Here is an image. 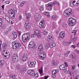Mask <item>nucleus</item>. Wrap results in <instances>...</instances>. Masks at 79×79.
Segmentation results:
<instances>
[{
    "instance_id": "nucleus-8",
    "label": "nucleus",
    "mask_w": 79,
    "mask_h": 79,
    "mask_svg": "<svg viewBox=\"0 0 79 79\" xmlns=\"http://www.w3.org/2000/svg\"><path fill=\"white\" fill-rule=\"evenodd\" d=\"M39 26L41 28H44L45 27V21L42 20L39 24Z\"/></svg>"
},
{
    "instance_id": "nucleus-3",
    "label": "nucleus",
    "mask_w": 79,
    "mask_h": 79,
    "mask_svg": "<svg viewBox=\"0 0 79 79\" xmlns=\"http://www.w3.org/2000/svg\"><path fill=\"white\" fill-rule=\"evenodd\" d=\"M30 36L29 34L27 33L25 34H24L22 36V39L23 41L24 42H26L29 39Z\"/></svg>"
},
{
    "instance_id": "nucleus-34",
    "label": "nucleus",
    "mask_w": 79,
    "mask_h": 79,
    "mask_svg": "<svg viewBox=\"0 0 79 79\" xmlns=\"http://www.w3.org/2000/svg\"><path fill=\"white\" fill-rule=\"evenodd\" d=\"M5 18L6 20H7V21H8V22H10V17H9V16H6Z\"/></svg>"
},
{
    "instance_id": "nucleus-10",
    "label": "nucleus",
    "mask_w": 79,
    "mask_h": 79,
    "mask_svg": "<svg viewBox=\"0 0 79 79\" xmlns=\"http://www.w3.org/2000/svg\"><path fill=\"white\" fill-rule=\"evenodd\" d=\"M28 73L29 75L33 76L35 74V72L34 70H30L28 71Z\"/></svg>"
},
{
    "instance_id": "nucleus-50",
    "label": "nucleus",
    "mask_w": 79,
    "mask_h": 79,
    "mask_svg": "<svg viewBox=\"0 0 79 79\" xmlns=\"http://www.w3.org/2000/svg\"><path fill=\"white\" fill-rule=\"evenodd\" d=\"M36 35L35 33V34H33L31 35V37H35Z\"/></svg>"
},
{
    "instance_id": "nucleus-31",
    "label": "nucleus",
    "mask_w": 79,
    "mask_h": 79,
    "mask_svg": "<svg viewBox=\"0 0 79 79\" xmlns=\"http://www.w3.org/2000/svg\"><path fill=\"white\" fill-rule=\"evenodd\" d=\"M44 55H42V56H39V58H40V60H44V59L45 58V56H44Z\"/></svg>"
},
{
    "instance_id": "nucleus-62",
    "label": "nucleus",
    "mask_w": 79,
    "mask_h": 79,
    "mask_svg": "<svg viewBox=\"0 0 79 79\" xmlns=\"http://www.w3.org/2000/svg\"><path fill=\"white\" fill-rule=\"evenodd\" d=\"M51 1V0H44L45 2H50Z\"/></svg>"
},
{
    "instance_id": "nucleus-20",
    "label": "nucleus",
    "mask_w": 79,
    "mask_h": 79,
    "mask_svg": "<svg viewBox=\"0 0 79 79\" xmlns=\"http://www.w3.org/2000/svg\"><path fill=\"white\" fill-rule=\"evenodd\" d=\"M76 4H74L75 6H79V0H75L73 1V3H76Z\"/></svg>"
},
{
    "instance_id": "nucleus-15",
    "label": "nucleus",
    "mask_w": 79,
    "mask_h": 79,
    "mask_svg": "<svg viewBox=\"0 0 79 79\" xmlns=\"http://www.w3.org/2000/svg\"><path fill=\"white\" fill-rule=\"evenodd\" d=\"M28 66L29 68H33L34 66V64L32 62H29L28 63Z\"/></svg>"
},
{
    "instance_id": "nucleus-63",
    "label": "nucleus",
    "mask_w": 79,
    "mask_h": 79,
    "mask_svg": "<svg viewBox=\"0 0 79 79\" xmlns=\"http://www.w3.org/2000/svg\"><path fill=\"white\" fill-rule=\"evenodd\" d=\"M75 79H79V76L76 77V78H75Z\"/></svg>"
},
{
    "instance_id": "nucleus-5",
    "label": "nucleus",
    "mask_w": 79,
    "mask_h": 79,
    "mask_svg": "<svg viewBox=\"0 0 79 79\" xmlns=\"http://www.w3.org/2000/svg\"><path fill=\"white\" fill-rule=\"evenodd\" d=\"M12 61L14 63H17L18 62V56L17 54H15L13 55L12 58Z\"/></svg>"
},
{
    "instance_id": "nucleus-4",
    "label": "nucleus",
    "mask_w": 79,
    "mask_h": 79,
    "mask_svg": "<svg viewBox=\"0 0 79 79\" xmlns=\"http://www.w3.org/2000/svg\"><path fill=\"white\" fill-rule=\"evenodd\" d=\"M10 15L13 13L16 14L17 13V9L15 8H12L11 9H10L8 11Z\"/></svg>"
},
{
    "instance_id": "nucleus-29",
    "label": "nucleus",
    "mask_w": 79,
    "mask_h": 79,
    "mask_svg": "<svg viewBox=\"0 0 79 79\" xmlns=\"http://www.w3.org/2000/svg\"><path fill=\"white\" fill-rule=\"evenodd\" d=\"M49 48H50V47H49L48 43L46 44L45 46V49H46V50H47V49H48Z\"/></svg>"
},
{
    "instance_id": "nucleus-23",
    "label": "nucleus",
    "mask_w": 79,
    "mask_h": 79,
    "mask_svg": "<svg viewBox=\"0 0 79 79\" xmlns=\"http://www.w3.org/2000/svg\"><path fill=\"white\" fill-rule=\"evenodd\" d=\"M3 64H4V60H0V68L3 66Z\"/></svg>"
},
{
    "instance_id": "nucleus-64",
    "label": "nucleus",
    "mask_w": 79,
    "mask_h": 79,
    "mask_svg": "<svg viewBox=\"0 0 79 79\" xmlns=\"http://www.w3.org/2000/svg\"><path fill=\"white\" fill-rule=\"evenodd\" d=\"M64 64H65L66 66H68V64H67V63L66 62H64Z\"/></svg>"
},
{
    "instance_id": "nucleus-59",
    "label": "nucleus",
    "mask_w": 79,
    "mask_h": 79,
    "mask_svg": "<svg viewBox=\"0 0 79 79\" xmlns=\"http://www.w3.org/2000/svg\"><path fill=\"white\" fill-rule=\"evenodd\" d=\"M64 56L66 57H68V54L67 53H65L64 54Z\"/></svg>"
},
{
    "instance_id": "nucleus-41",
    "label": "nucleus",
    "mask_w": 79,
    "mask_h": 79,
    "mask_svg": "<svg viewBox=\"0 0 79 79\" xmlns=\"http://www.w3.org/2000/svg\"><path fill=\"white\" fill-rule=\"evenodd\" d=\"M39 9L41 11H44V8L42 6H41L40 8H39Z\"/></svg>"
},
{
    "instance_id": "nucleus-48",
    "label": "nucleus",
    "mask_w": 79,
    "mask_h": 79,
    "mask_svg": "<svg viewBox=\"0 0 79 79\" xmlns=\"http://www.w3.org/2000/svg\"><path fill=\"white\" fill-rule=\"evenodd\" d=\"M52 28H55V22H53L52 23Z\"/></svg>"
},
{
    "instance_id": "nucleus-58",
    "label": "nucleus",
    "mask_w": 79,
    "mask_h": 79,
    "mask_svg": "<svg viewBox=\"0 0 79 79\" xmlns=\"http://www.w3.org/2000/svg\"><path fill=\"white\" fill-rule=\"evenodd\" d=\"M71 47L73 48H76V46L75 45H72Z\"/></svg>"
},
{
    "instance_id": "nucleus-36",
    "label": "nucleus",
    "mask_w": 79,
    "mask_h": 79,
    "mask_svg": "<svg viewBox=\"0 0 79 79\" xmlns=\"http://www.w3.org/2000/svg\"><path fill=\"white\" fill-rule=\"evenodd\" d=\"M52 5V7H53V3L52 2H50L49 3H48V5H46L47 6H51Z\"/></svg>"
},
{
    "instance_id": "nucleus-54",
    "label": "nucleus",
    "mask_w": 79,
    "mask_h": 79,
    "mask_svg": "<svg viewBox=\"0 0 79 79\" xmlns=\"http://www.w3.org/2000/svg\"><path fill=\"white\" fill-rule=\"evenodd\" d=\"M77 32V30H74L72 31V33H76Z\"/></svg>"
},
{
    "instance_id": "nucleus-40",
    "label": "nucleus",
    "mask_w": 79,
    "mask_h": 79,
    "mask_svg": "<svg viewBox=\"0 0 79 79\" xmlns=\"http://www.w3.org/2000/svg\"><path fill=\"white\" fill-rule=\"evenodd\" d=\"M77 37L74 36L73 37V40L74 42H75V41H76V40H77Z\"/></svg>"
},
{
    "instance_id": "nucleus-52",
    "label": "nucleus",
    "mask_w": 79,
    "mask_h": 79,
    "mask_svg": "<svg viewBox=\"0 0 79 79\" xmlns=\"http://www.w3.org/2000/svg\"><path fill=\"white\" fill-rule=\"evenodd\" d=\"M63 26L64 27H66L67 26V24L66 23H64L63 24Z\"/></svg>"
},
{
    "instance_id": "nucleus-16",
    "label": "nucleus",
    "mask_w": 79,
    "mask_h": 79,
    "mask_svg": "<svg viewBox=\"0 0 79 79\" xmlns=\"http://www.w3.org/2000/svg\"><path fill=\"white\" fill-rule=\"evenodd\" d=\"M25 15L26 16V18L27 20H29L30 18H31V15L29 13L25 12Z\"/></svg>"
},
{
    "instance_id": "nucleus-45",
    "label": "nucleus",
    "mask_w": 79,
    "mask_h": 79,
    "mask_svg": "<svg viewBox=\"0 0 79 79\" xmlns=\"http://www.w3.org/2000/svg\"><path fill=\"white\" fill-rule=\"evenodd\" d=\"M74 3H73V2H71L70 3V6H74V5L75 4Z\"/></svg>"
},
{
    "instance_id": "nucleus-9",
    "label": "nucleus",
    "mask_w": 79,
    "mask_h": 79,
    "mask_svg": "<svg viewBox=\"0 0 79 79\" xmlns=\"http://www.w3.org/2000/svg\"><path fill=\"white\" fill-rule=\"evenodd\" d=\"M35 34L37 35L38 38L41 37V34L40 33V31L38 30H36L35 31Z\"/></svg>"
},
{
    "instance_id": "nucleus-47",
    "label": "nucleus",
    "mask_w": 79,
    "mask_h": 79,
    "mask_svg": "<svg viewBox=\"0 0 79 79\" xmlns=\"http://www.w3.org/2000/svg\"><path fill=\"white\" fill-rule=\"evenodd\" d=\"M26 71V68H24L22 69V71L23 72H24V71Z\"/></svg>"
},
{
    "instance_id": "nucleus-43",
    "label": "nucleus",
    "mask_w": 79,
    "mask_h": 79,
    "mask_svg": "<svg viewBox=\"0 0 79 79\" xmlns=\"http://www.w3.org/2000/svg\"><path fill=\"white\" fill-rule=\"evenodd\" d=\"M48 44L49 45V48L50 47V48H53V47L52 45V44L51 43H48Z\"/></svg>"
},
{
    "instance_id": "nucleus-25",
    "label": "nucleus",
    "mask_w": 79,
    "mask_h": 79,
    "mask_svg": "<svg viewBox=\"0 0 79 79\" xmlns=\"http://www.w3.org/2000/svg\"><path fill=\"white\" fill-rule=\"evenodd\" d=\"M10 77H11V78H12V79H18L16 78V77L15 75L10 74Z\"/></svg>"
},
{
    "instance_id": "nucleus-49",
    "label": "nucleus",
    "mask_w": 79,
    "mask_h": 79,
    "mask_svg": "<svg viewBox=\"0 0 79 79\" xmlns=\"http://www.w3.org/2000/svg\"><path fill=\"white\" fill-rule=\"evenodd\" d=\"M52 45L53 46V47H55V46H56V44H55V42H53L52 43Z\"/></svg>"
},
{
    "instance_id": "nucleus-26",
    "label": "nucleus",
    "mask_w": 79,
    "mask_h": 79,
    "mask_svg": "<svg viewBox=\"0 0 79 79\" xmlns=\"http://www.w3.org/2000/svg\"><path fill=\"white\" fill-rule=\"evenodd\" d=\"M51 64L53 66H56V63L54 60H52L51 62Z\"/></svg>"
},
{
    "instance_id": "nucleus-30",
    "label": "nucleus",
    "mask_w": 79,
    "mask_h": 79,
    "mask_svg": "<svg viewBox=\"0 0 79 79\" xmlns=\"http://www.w3.org/2000/svg\"><path fill=\"white\" fill-rule=\"evenodd\" d=\"M48 40H52L53 39V36L50 35H49L48 37Z\"/></svg>"
},
{
    "instance_id": "nucleus-11",
    "label": "nucleus",
    "mask_w": 79,
    "mask_h": 79,
    "mask_svg": "<svg viewBox=\"0 0 79 79\" xmlns=\"http://www.w3.org/2000/svg\"><path fill=\"white\" fill-rule=\"evenodd\" d=\"M58 73V69L53 70L52 71V77L53 78L55 77V74H56V73Z\"/></svg>"
},
{
    "instance_id": "nucleus-7",
    "label": "nucleus",
    "mask_w": 79,
    "mask_h": 79,
    "mask_svg": "<svg viewBox=\"0 0 79 79\" xmlns=\"http://www.w3.org/2000/svg\"><path fill=\"white\" fill-rule=\"evenodd\" d=\"M35 19L37 22L40 21V19H41V15L39 14H37L34 15Z\"/></svg>"
},
{
    "instance_id": "nucleus-2",
    "label": "nucleus",
    "mask_w": 79,
    "mask_h": 79,
    "mask_svg": "<svg viewBox=\"0 0 79 79\" xmlns=\"http://www.w3.org/2000/svg\"><path fill=\"white\" fill-rule=\"evenodd\" d=\"M69 24L70 26H74L76 24V20L73 18H69Z\"/></svg>"
},
{
    "instance_id": "nucleus-6",
    "label": "nucleus",
    "mask_w": 79,
    "mask_h": 79,
    "mask_svg": "<svg viewBox=\"0 0 79 79\" xmlns=\"http://www.w3.org/2000/svg\"><path fill=\"white\" fill-rule=\"evenodd\" d=\"M2 54L3 55H4L5 59L9 58H10V53H8L7 52H5V50L3 51Z\"/></svg>"
},
{
    "instance_id": "nucleus-37",
    "label": "nucleus",
    "mask_w": 79,
    "mask_h": 79,
    "mask_svg": "<svg viewBox=\"0 0 79 79\" xmlns=\"http://www.w3.org/2000/svg\"><path fill=\"white\" fill-rule=\"evenodd\" d=\"M69 44V42H64L63 44L64 45H68Z\"/></svg>"
},
{
    "instance_id": "nucleus-53",
    "label": "nucleus",
    "mask_w": 79,
    "mask_h": 79,
    "mask_svg": "<svg viewBox=\"0 0 79 79\" xmlns=\"http://www.w3.org/2000/svg\"><path fill=\"white\" fill-rule=\"evenodd\" d=\"M2 44V41H0V49L1 51H2V48H1V45Z\"/></svg>"
},
{
    "instance_id": "nucleus-1",
    "label": "nucleus",
    "mask_w": 79,
    "mask_h": 79,
    "mask_svg": "<svg viewBox=\"0 0 79 79\" xmlns=\"http://www.w3.org/2000/svg\"><path fill=\"white\" fill-rule=\"evenodd\" d=\"M72 10L71 8H69L66 10L64 13V15L65 17H69L70 16V14L72 13Z\"/></svg>"
},
{
    "instance_id": "nucleus-14",
    "label": "nucleus",
    "mask_w": 79,
    "mask_h": 79,
    "mask_svg": "<svg viewBox=\"0 0 79 79\" xmlns=\"http://www.w3.org/2000/svg\"><path fill=\"white\" fill-rule=\"evenodd\" d=\"M65 36V32L64 31H61L60 34V37L61 38H64Z\"/></svg>"
},
{
    "instance_id": "nucleus-22",
    "label": "nucleus",
    "mask_w": 79,
    "mask_h": 79,
    "mask_svg": "<svg viewBox=\"0 0 79 79\" xmlns=\"http://www.w3.org/2000/svg\"><path fill=\"white\" fill-rule=\"evenodd\" d=\"M15 47H17V48H18L19 47H21V43H16L15 44Z\"/></svg>"
},
{
    "instance_id": "nucleus-44",
    "label": "nucleus",
    "mask_w": 79,
    "mask_h": 79,
    "mask_svg": "<svg viewBox=\"0 0 79 79\" xmlns=\"http://www.w3.org/2000/svg\"><path fill=\"white\" fill-rule=\"evenodd\" d=\"M23 57L26 58H28L27 56V54H24L23 55Z\"/></svg>"
},
{
    "instance_id": "nucleus-28",
    "label": "nucleus",
    "mask_w": 79,
    "mask_h": 79,
    "mask_svg": "<svg viewBox=\"0 0 79 79\" xmlns=\"http://www.w3.org/2000/svg\"><path fill=\"white\" fill-rule=\"evenodd\" d=\"M21 67V65L19 64H18L16 65V69L17 70H19L20 69V68Z\"/></svg>"
},
{
    "instance_id": "nucleus-46",
    "label": "nucleus",
    "mask_w": 79,
    "mask_h": 79,
    "mask_svg": "<svg viewBox=\"0 0 79 79\" xmlns=\"http://www.w3.org/2000/svg\"><path fill=\"white\" fill-rule=\"evenodd\" d=\"M75 52H77V54H79V50H78L77 49H75Z\"/></svg>"
},
{
    "instance_id": "nucleus-35",
    "label": "nucleus",
    "mask_w": 79,
    "mask_h": 79,
    "mask_svg": "<svg viewBox=\"0 0 79 79\" xmlns=\"http://www.w3.org/2000/svg\"><path fill=\"white\" fill-rule=\"evenodd\" d=\"M71 56L73 59H75L76 58V55H75V54H72L71 55Z\"/></svg>"
},
{
    "instance_id": "nucleus-51",
    "label": "nucleus",
    "mask_w": 79,
    "mask_h": 79,
    "mask_svg": "<svg viewBox=\"0 0 79 79\" xmlns=\"http://www.w3.org/2000/svg\"><path fill=\"white\" fill-rule=\"evenodd\" d=\"M19 21H21V19H22V16L21 15H20L19 16Z\"/></svg>"
},
{
    "instance_id": "nucleus-17",
    "label": "nucleus",
    "mask_w": 79,
    "mask_h": 79,
    "mask_svg": "<svg viewBox=\"0 0 79 79\" xmlns=\"http://www.w3.org/2000/svg\"><path fill=\"white\" fill-rule=\"evenodd\" d=\"M58 18V16L56 15H54L51 16V19L52 20H56Z\"/></svg>"
},
{
    "instance_id": "nucleus-38",
    "label": "nucleus",
    "mask_w": 79,
    "mask_h": 79,
    "mask_svg": "<svg viewBox=\"0 0 79 79\" xmlns=\"http://www.w3.org/2000/svg\"><path fill=\"white\" fill-rule=\"evenodd\" d=\"M28 58H26V57H23L22 59V61H26L27 60Z\"/></svg>"
},
{
    "instance_id": "nucleus-55",
    "label": "nucleus",
    "mask_w": 79,
    "mask_h": 79,
    "mask_svg": "<svg viewBox=\"0 0 79 79\" xmlns=\"http://www.w3.org/2000/svg\"><path fill=\"white\" fill-rule=\"evenodd\" d=\"M44 13H45L44 15H45L46 16L48 15H49V14L47 12L44 11Z\"/></svg>"
},
{
    "instance_id": "nucleus-60",
    "label": "nucleus",
    "mask_w": 79,
    "mask_h": 79,
    "mask_svg": "<svg viewBox=\"0 0 79 79\" xmlns=\"http://www.w3.org/2000/svg\"><path fill=\"white\" fill-rule=\"evenodd\" d=\"M6 4H9V3H10V1H6Z\"/></svg>"
},
{
    "instance_id": "nucleus-33",
    "label": "nucleus",
    "mask_w": 79,
    "mask_h": 79,
    "mask_svg": "<svg viewBox=\"0 0 79 79\" xmlns=\"http://www.w3.org/2000/svg\"><path fill=\"white\" fill-rule=\"evenodd\" d=\"M52 8H53V7H52V5H51L50 7L47 6V9L49 11H51V10H52Z\"/></svg>"
},
{
    "instance_id": "nucleus-32",
    "label": "nucleus",
    "mask_w": 79,
    "mask_h": 79,
    "mask_svg": "<svg viewBox=\"0 0 79 79\" xmlns=\"http://www.w3.org/2000/svg\"><path fill=\"white\" fill-rule=\"evenodd\" d=\"M24 3H25V2L23 1L22 2L20 3L19 5L21 7H22L23 6H24Z\"/></svg>"
},
{
    "instance_id": "nucleus-19",
    "label": "nucleus",
    "mask_w": 79,
    "mask_h": 79,
    "mask_svg": "<svg viewBox=\"0 0 79 79\" xmlns=\"http://www.w3.org/2000/svg\"><path fill=\"white\" fill-rule=\"evenodd\" d=\"M44 48V46H43V45L41 44L39 45L38 48V51H40V50H42Z\"/></svg>"
},
{
    "instance_id": "nucleus-56",
    "label": "nucleus",
    "mask_w": 79,
    "mask_h": 79,
    "mask_svg": "<svg viewBox=\"0 0 79 79\" xmlns=\"http://www.w3.org/2000/svg\"><path fill=\"white\" fill-rule=\"evenodd\" d=\"M2 22H3V19L2 18H0V23L2 24Z\"/></svg>"
},
{
    "instance_id": "nucleus-12",
    "label": "nucleus",
    "mask_w": 79,
    "mask_h": 79,
    "mask_svg": "<svg viewBox=\"0 0 79 79\" xmlns=\"http://www.w3.org/2000/svg\"><path fill=\"white\" fill-rule=\"evenodd\" d=\"M29 47L33 48L35 47V43L33 41L30 42L28 45Z\"/></svg>"
},
{
    "instance_id": "nucleus-13",
    "label": "nucleus",
    "mask_w": 79,
    "mask_h": 79,
    "mask_svg": "<svg viewBox=\"0 0 79 79\" xmlns=\"http://www.w3.org/2000/svg\"><path fill=\"white\" fill-rule=\"evenodd\" d=\"M59 68L61 70H64V72H66V67L65 65H61L60 66Z\"/></svg>"
},
{
    "instance_id": "nucleus-18",
    "label": "nucleus",
    "mask_w": 79,
    "mask_h": 79,
    "mask_svg": "<svg viewBox=\"0 0 79 79\" xmlns=\"http://www.w3.org/2000/svg\"><path fill=\"white\" fill-rule=\"evenodd\" d=\"M24 27H25L26 30H29L31 28V27L29 26L27 23H26L25 24Z\"/></svg>"
},
{
    "instance_id": "nucleus-27",
    "label": "nucleus",
    "mask_w": 79,
    "mask_h": 79,
    "mask_svg": "<svg viewBox=\"0 0 79 79\" xmlns=\"http://www.w3.org/2000/svg\"><path fill=\"white\" fill-rule=\"evenodd\" d=\"M15 13H14V14H12L10 15V16L11 18H13V19H14L15 18Z\"/></svg>"
},
{
    "instance_id": "nucleus-57",
    "label": "nucleus",
    "mask_w": 79,
    "mask_h": 79,
    "mask_svg": "<svg viewBox=\"0 0 79 79\" xmlns=\"http://www.w3.org/2000/svg\"><path fill=\"white\" fill-rule=\"evenodd\" d=\"M34 75L35 77H37L39 76V75H38L37 74H35Z\"/></svg>"
},
{
    "instance_id": "nucleus-42",
    "label": "nucleus",
    "mask_w": 79,
    "mask_h": 79,
    "mask_svg": "<svg viewBox=\"0 0 79 79\" xmlns=\"http://www.w3.org/2000/svg\"><path fill=\"white\" fill-rule=\"evenodd\" d=\"M48 32L46 31H44V34L45 35H48Z\"/></svg>"
},
{
    "instance_id": "nucleus-24",
    "label": "nucleus",
    "mask_w": 79,
    "mask_h": 79,
    "mask_svg": "<svg viewBox=\"0 0 79 79\" xmlns=\"http://www.w3.org/2000/svg\"><path fill=\"white\" fill-rule=\"evenodd\" d=\"M12 35H14V37L13 38V40H15L16 37H17V35H16V33L15 32H13Z\"/></svg>"
},
{
    "instance_id": "nucleus-39",
    "label": "nucleus",
    "mask_w": 79,
    "mask_h": 79,
    "mask_svg": "<svg viewBox=\"0 0 79 79\" xmlns=\"http://www.w3.org/2000/svg\"><path fill=\"white\" fill-rule=\"evenodd\" d=\"M42 55H44V53L42 52H40L39 53V56H42Z\"/></svg>"
},
{
    "instance_id": "nucleus-61",
    "label": "nucleus",
    "mask_w": 79,
    "mask_h": 79,
    "mask_svg": "<svg viewBox=\"0 0 79 79\" xmlns=\"http://www.w3.org/2000/svg\"><path fill=\"white\" fill-rule=\"evenodd\" d=\"M15 46L16 45H15V46H13V49H16V48H17V47H16Z\"/></svg>"
},
{
    "instance_id": "nucleus-21",
    "label": "nucleus",
    "mask_w": 79,
    "mask_h": 79,
    "mask_svg": "<svg viewBox=\"0 0 79 79\" xmlns=\"http://www.w3.org/2000/svg\"><path fill=\"white\" fill-rule=\"evenodd\" d=\"M43 68L42 67L39 70V72L40 73V76H42L44 75V73H43Z\"/></svg>"
}]
</instances>
